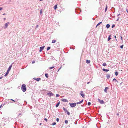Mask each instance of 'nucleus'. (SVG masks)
<instances>
[{"label":"nucleus","instance_id":"9b49d317","mask_svg":"<svg viewBox=\"0 0 128 128\" xmlns=\"http://www.w3.org/2000/svg\"><path fill=\"white\" fill-rule=\"evenodd\" d=\"M111 35H110L108 37V42H109V41H110V40L111 39Z\"/></svg>","mask_w":128,"mask_h":128},{"label":"nucleus","instance_id":"412c9836","mask_svg":"<svg viewBox=\"0 0 128 128\" xmlns=\"http://www.w3.org/2000/svg\"><path fill=\"white\" fill-rule=\"evenodd\" d=\"M45 76L46 78H48V74H45Z\"/></svg>","mask_w":128,"mask_h":128},{"label":"nucleus","instance_id":"f8f14e48","mask_svg":"<svg viewBox=\"0 0 128 128\" xmlns=\"http://www.w3.org/2000/svg\"><path fill=\"white\" fill-rule=\"evenodd\" d=\"M103 70L105 72H108L109 71V70L106 69H105L104 68L103 69Z\"/></svg>","mask_w":128,"mask_h":128},{"label":"nucleus","instance_id":"dca6fc26","mask_svg":"<svg viewBox=\"0 0 128 128\" xmlns=\"http://www.w3.org/2000/svg\"><path fill=\"white\" fill-rule=\"evenodd\" d=\"M106 77L107 79H109L110 78V75L109 74H107Z\"/></svg>","mask_w":128,"mask_h":128},{"label":"nucleus","instance_id":"13d9d810","mask_svg":"<svg viewBox=\"0 0 128 128\" xmlns=\"http://www.w3.org/2000/svg\"><path fill=\"white\" fill-rule=\"evenodd\" d=\"M36 78H34V79L35 80H36Z\"/></svg>","mask_w":128,"mask_h":128},{"label":"nucleus","instance_id":"e433bc0d","mask_svg":"<svg viewBox=\"0 0 128 128\" xmlns=\"http://www.w3.org/2000/svg\"><path fill=\"white\" fill-rule=\"evenodd\" d=\"M56 97H58L60 96V95H59L58 94H57L56 95Z\"/></svg>","mask_w":128,"mask_h":128},{"label":"nucleus","instance_id":"ddd939ff","mask_svg":"<svg viewBox=\"0 0 128 128\" xmlns=\"http://www.w3.org/2000/svg\"><path fill=\"white\" fill-rule=\"evenodd\" d=\"M13 64V63H12V64L9 66V67L8 69V70H10L12 68Z\"/></svg>","mask_w":128,"mask_h":128},{"label":"nucleus","instance_id":"a19ab883","mask_svg":"<svg viewBox=\"0 0 128 128\" xmlns=\"http://www.w3.org/2000/svg\"><path fill=\"white\" fill-rule=\"evenodd\" d=\"M44 120H45L46 122H48V120L46 118L44 119Z\"/></svg>","mask_w":128,"mask_h":128},{"label":"nucleus","instance_id":"b1692460","mask_svg":"<svg viewBox=\"0 0 128 128\" xmlns=\"http://www.w3.org/2000/svg\"><path fill=\"white\" fill-rule=\"evenodd\" d=\"M50 47H48L47 48V51H48L50 50Z\"/></svg>","mask_w":128,"mask_h":128},{"label":"nucleus","instance_id":"2f4dec72","mask_svg":"<svg viewBox=\"0 0 128 128\" xmlns=\"http://www.w3.org/2000/svg\"><path fill=\"white\" fill-rule=\"evenodd\" d=\"M8 73L6 72V74H5L4 75V76H6L7 75H8Z\"/></svg>","mask_w":128,"mask_h":128},{"label":"nucleus","instance_id":"09e8293b","mask_svg":"<svg viewBox=\"0 0 128 128\" xmlns=\"http://www.w3.org/2000/svg\"><path fill=\"white\" fill-rule=\"evenodd\" d=\"M4 106V104H3V105H2L1 106H0V107H2V106Z\"/></svg>","mask_w":128,"mask_h":128},{"label":"nucleus","instance_id":"774afa93","mask_svg":"<svg viewBox=\"0 0 128 128\" xmlns=\"http://www.w3.org/2000/svg\"><path fill=\"white\" fill-rule=\"evenodd\" d=\"M37 81H38V82L39 81V80H37Z\"/></svg>","mask_w":128,"mask_h":128},{"label":"nucleus","instance_id":"603ef678","mask_svg":"<svg viewBox=\"0 0 128 128\" xmlns=\"http://www.w3.org/2000/svg\"><path fill=\"white\" fill-rule=\"evenodd\" d=\"M61 67L58 70V72L59 71V70L61 69Z\"/></svg>","mask_w":128,"mask_h":128},{"label":"nucleus","instance_id":"1a4fd4ad","mask_svg":"<svg viewBox=\"0 0 128 128\" xmlns=\"http://www.w3.org/2000/svg\"><path fill=\"white\" fill-rule=\"evenodd\" d=\"M62 101L63 102H68V100H66L65 99H64V98H63L62 100Z\"/></svg>","mask_w":128,"mask_h":128},{"label":"nucleus","instance_id":"7ed1b4c3","mask_svg":"<svg viewBox=\"0 0 128 128\" xmlns=\"http://www.w3.org/2000/svg\"><path fill=\"white\" fill-rule=\"evenodd\" d=\"M70 106L72 108L75 107L76 105V103H73V104H70Z\"/></svg>","mask_w":128,"mask_h":128},{"label":"nucleus","instance_id":"58836bf2","mask_svg":"<svg viewBox=\"0 0 128 128\" xmlns=\"http://www.w3.org/2000/svg\"><path fill=\"white\" fill-rule=\"evenodd\" d=\"M56 121L57 122H58L59 121V119L58 118H57L56 119Z\"/></svg>","mask_w":128,"mask_h":128},{"label":"nucleus","instance_id":"a18cd8bd","mask_svg":"<svg viewBox=\"0 0 128 128\" xmlns=\"http://www.w3.org/2000/svg\"><path fill=\"white\" fill-rule=\"evenodd\" d=\"M119 18H120L119 17H118V18L117 19V20H116V21H118L119 20Z\"/></svg>","mask_w":128,"mask_h":128},{"label":"nucleus","instance_id":"0eeeda50","mask_svg":"<svg viewBox=\"0 0 128 128\" xmlns=\"http://www.w3.org/2000/svg\"><path fill=\"white\" fill-rule=\"evenodd\" d=\"M98 101L100 104H102L104 103V102L103 100H101L99 99H98Z\"/></svg>","mask_w":128,"mask_h":128},{"label":"nucleus","instance_id":"f3484780","mask_svg":"<svg viewBox=\"0 0 128 128\" xmlns=\"http://www.w3.org/2000/svg\"><path fill=\"white\" fill-rule=\"evenodd\" d=\"M86 61V63L88 64H90V60H87Z\"/></svg>","mask_w":128,"mask_h":128},{"label":"nucleus","instance_id":"680f3d73","mask_svg":"<svg viewBox=\"0 0 128 128\" xmlns=\"http://www.w3.org/2000/svg\"><path fill=\"white\" fill-rule=\"evenodd\" d=\"M114 38H116V36H114Z\"/></svg>","mask_w":128,"mask_h":128},{"label":"nucleus","instance_id":"39448f33","mask_svg":"<svg viewBox=\"0 0 128 128\" xmlns=\"http://www.w3.org/2000/svg\"><path fill=\"white\" fill-rule=\"evenodd\" d=\"M9 24V23L8 22L7 23H6L4 25V29H6L8 27V26Z\"/></svg>","mask_w":128,"mask_h":128},{"label":"nucleus","instance_id":"393cba45","mask_svg":"<svg viewBox=\"0 0 128 128\" xmlns=\"http://www.w3.org/2000/svg\"><path fill=\"white\" fill-rule=\"evenodd\" d=\"M118 72H115V75L116 76H117L118 75Z\"/></svg>","mask_w":128,"mask_h":128},{"label":"nucleus","instance_id":"864d4df0","mask_svg":"<svg viewBox=\"0 0 128 128\" xmlns=\"http://www.w3.org/2000/svg\"><path fill=\"white\" fill-rule=\"evenodd\" d=\"M2 78H3L2 77H0V80L2 79Z\"/></svg>","mask_w":128,"mask_h":128},{"label":"nucleus","instance_id":"20e7f679","mask_svg":"<svg viewBox=\"0 0 128 128\" xmlns=\"http://www.w3.org/2000/svg\"><path fill=\"white\" fill-rule=\"evenodd\" d=\"M80 95L82 96L83 98H84L85 96V94L83 91H81L80 92Z\"/></svg>","mask_w":128,"mask_h":128},{"label":"nucleus","instance_id":"0e129e2a","mask_svg":"<svg viewBox=\"0 0 128 128\" xmlns=\"http://www.w3.org/2000/svg\"><path fill=\"white\" fill-rule=\"evenodd\" d=\"M40 0V1H41L43 0Z\"/></svg>","mask_w":128,"mask_h":128},{"label":"nucleus","instance_id":"4be33fe9","mask_svg":"<svg viewBox=\"0 0 128 128\" xmlns=\"http://www.w3.org/2000/svg\"><path fill=\"white\" fill-rule=\"evenodd\" d=\"M60 102H59V103H58L56 105V108H57L58 107V106L59 105H60Z\"/></svg>","mask_w":128,"mask_h":128},{"label":"nucleus","instance_id":"052dcab7","mask_svg":"<svg viewBox=\"0 0 128 128\" xmlns=\"http://www.w3.org/2000/svg\"><path fill=\"white\" fill-rule=\"evenodd\" d=\"M3 15H6V14H5L4 13L3 14Z\"/></svg>","mask_w":128,"mask_h":128},{"label":"nucleus","instance_id":"c756f323","mask_svg":"<svg viewBox=\"0 0 128 128\" xmlns=\"http://www.w3.org/2000/svg\"><path fill=\"white\" fill-rule=\"evenodd\" d=\"M42 13V10H41L40 12V14H41Z\"/></svg>","mask_w":128,"mask_h":128},{"label":"nucleus","instance_id":"6e6d98bb","mask_svg":"<svg viewBox=\"0 0 128 128\" xmlns=\"http://www.w3.org/2000/svg\"><path fill=\"white\" fill-rule=\"evenodd\" d=\"M98 26H99V25H98V24L96 26V28H97V27Z\"/></svg>","mask_w":128,"mask_h":128},{"label":"nucleus","instance_id":"bb28decb","mask_svg":"<svg viewBox=\"0 0 128 128\" xmlns=\"http://www.w3.org/2000/svg\"><path fill=\"white\" fill-rule=\"evenodd\" d=\"M41 79V78H37L36 80H40Z\"/></svg>","mask_w":128,"mask_h":128},{"label":"nucleus","instance_id":"5fc2aeb1","mask_svg":"<svg viewBox=\"0 0 128 128\" xmlns=\"http://www.w3.org/2000/svg\"><path fill=\"white\" fill-rule=\"evenodd\" d=\"M11 100H12L14 102H15V101L14 100L11 99Z\"/></svg>","mask_w":128,"mask_h":128},{"label":"nucleus","instance_id":"c9c22d12","mask_svg":"<svg viewBox=\"0 0 128 128\" xmlns=\"http://www.w3.org/2000/svg\"><path fill=\"white\" fill-rule=\"evenodd\" d=\"M66 113L68 115H70V112H68L67 113Z\"/></svg>","mask_w":128,"mask_h":128},{"label":"nucleus","instance_id":"49530a36","mask_svg":"<svg viewBox=\"0 0 128 128\" xmlns=\"http://www.w3.org/2000/svg\"><path fill=\"white\" fill-rule=\"evenodd\" d=\"M3 9V8H0V10H1Z\"/></svg>","mask_w":128,"mask_h":128},{"label":"nucleus","instance_id":"a878e982","mask_svg":"<svg viewBox=\"0 0 128 128\" xmlns=\"http://www.w3.org/2000/svg\"><path fill=\"white\" fill-rule=\"evenodd\" d=\"M54 67H50V68H49V69H50V70H51V69H52L53 68H54Z\"/></svg>","mask_w":128,"mask_h":128},{"label":"nucleus","instance_id":"6ab92c4d","mask_svg":"<svg viewBox=\"0 0 128 128\" xmlns=\"http://www.w3.org/2000/svg\"><path fill=\"white\" fill-rule=\"evenodd\" d=\"M56 42V40H52V43H55Z\"/></svg>","mask_w":128,"mask_h":128},{"label":"nucleus","instance_id":"f03ea898","mask_svg":"<svg viewBox=\"0 0 128 128\" xmlns=\"http://www.w3.org/2000/svg\"><path fill=\"white\" fill-rule=\"evenodd\" d=\"M75 11L76 14H78L81 12L80 9L79 8H76L75 10Z\"/></svg>","mask_w":128,"mask_h":128},{"label":"nucleus","instance_id":"c85d7f7f","mask_svg":"<svg viewBox=\"0 0 128 128\" xmlns=\"http://www.w3.org/2000/svg\"><path fill=\"white\" fill-rule=\"evenodd\" d=\"M56 124V122L52 124V125L53 126H54Z\"/></svg>","mask_w":128,"mask_h":128},{"label":"nucleus","instance_id":"7c9ffc66","mask_svg":"<svg viewBox=\"0 0 128 128\" xmlns=\"http://www.w3.org/2000/svg\"><path fill=\"white\" fill-rule=\"evenodd\" d=\"M115 25L114 24H113L112 26V28H113L115 26Z\"/></svg>","mask_w":128,"mask_h":128},{"label":"nucleus","instance_id":"4c0bfd02","mask_svg":"<svg viewBox=\"0 0 128 128\" xmlns=\"http://www.w3.org/2000/svg\"><path fill=\"white\" fill-rule=\"evenodd\" d=\"M88 104L89 106H90L91 105V103L90 102H88Z\"/></svg>","mask_w":128,"mask_h":128},{"label":"nucleus","instance_id":"72a5a7b5","mask_svg":"<svg viewBox=\"0 0 128 128\" xmlns=\"http://www.w3.org/2000/svg\"><path fill=\"white\" fill-rule=\"evenodd\" d=\"M10 70H8L7 72V73H8V74H9L10 71Z\"/></svg>","mask_w":128,"mask_h":128},{"label":"nucleus","instance_id":"473e14b6","mask_svg":"<svg viewBox=\"0 0 128 128\" xmlns=\"http://www.w3.org/2000/svg\"><path fill=\"white\" fill-rule=\"evenodd\" d=\"M10 70H8L7 72V73H8V74H9L10 71Z\"/></svg>","mask_w":128,"mask_h":128},{"label":"nucleus","instance_id":"4468645a","mask_svg":"<svg viewBox=\"0 0 128 128\" xmlns=\"http://www.w3.org/2000/svg\"><path fill=\"white\" fill-rule=\"evenodd\" d=\"M110 25L109 24H108L106 25V28H107L108 29L110 28Z\"/></svg>","mask_w":128,"mask_h":128},{"label":"nucleus","instance_id":"c03bdc74","mask_svg":"<svg viewBox=\"0 0 128 128\" xmlns=\"http://www.w3.org/2000/svg\"><path fill=\"white\" fill-rule=\"evenodd\" d=\"M120 14H118V15H117V16H119L120 15Z\"/></svg>","mask_w":128,"mask_h":128},{"label":"nucleus","instance_id":"de8ad7c7","mask_svg":"<svg viewBox=\"0 0 128 128\" xmlns=\"http://www.w3.org/2000/svg\"><path fill=\"white\" fill-rule=\"evenodd\" d=\"M63 109L64 110V111L66 110L64 108H63Z\"/></svg>","mask_w":128,"mask_h":128},{"label":"nucleus","instance_id":"8fccbe9b","mask_svg":"<svg viewBox=\"0 0 128 128\" xmlns=\"http://www.w3.org/2000/svg\"><path fill=\"white\" fill-rule=\"evenodd\" d=\"M38 25H37L36 26V28H38Z\"/></svg>","mask_w":128,"mask_h":128},{"label":"nucleus","instance_id":"79ce46f5","mask_svg":"<svg viewBox=\"0 0 128 128\" xmlns=\"http://www.w3.org/2000/svg\"><path fill=\"white\" fill-rule=\"evenodd\" d=\"M35 61H33L32 62V64H34L35 63Z\"/></svg>","mask_w":128,"mask_h":128},{"label":"nucleus","instance_id":"aec40b11","mask_svg":"<svg viewBox=\"0 0 128 128\" xmlns=\"http://www.w3.org/2000/svg\"><path fill=\"white\" fill-rule=\"evenodd\" d=\"M57 8V5H56L54 6V8L55 10H56Z\"/></svg>","mask_w":128,"mask_h":128},{"label":"nucleus","instance_id":"cd10ccee","mask_svg":"<svg viewBox=\"0 0 128 128\" xmlns=\"http://www.w3.org/2000/svg\"><path fill=\"white\" fill-rule=\"evenodd\" d=\"M65 123L66 124H67L68 123V120H66L65 121Z\"/></svg>","mask_w":128,"mask_h":128},{"label":"nucleus","instance_id":"69168bd1","mask_svg":"<svg viewBox=\"0 0 128 128\" xmlns=\"http://www.w3.org/2000/svg\"><path fill=\"white\" fill-rule=\"evenodd\" d=\"M41 124H41H41H40V125H41Z\"/></svg>","mask_w":128,"mask_h":128},{"label":"nucleus","instance_id":"bf43d9fd","mask_svg":"<svg viewBox=\"0 0 128 128\" xmlns=\"http://www.w3.org/2000/svg\"><path fill=\"white\" fill-rule=\"evenodd\" d=\"M113 80H116L115 78H114Z\"/></svg>","mask_w":128,"mask_h":128},{"label":"nucleus","instance_id":"f704fd0d","mask_svg":"<svg viewBox=\"0 0 128 128\" xmlns=\"http://www.w3.org/2000/svg\"><path fill=\"white\" fill-rule=\"evenodd\" d=\"M123 46H124L123 45H122L121 46H120V48H121L122 49L123 48Z\"/></svg>","mask_w":128,"mask_h":128},{"label":"nucleus","instance_id":"3c124183","mask_svg":"<svg viewBox=\"0 0 128 128\" xmlns=\"http://www.w3.org/2000/svg\"><path fill=\"white\" fill-rule=\"evenodd\" d=\"M120 38H121V39L122 40H123L122 37V36H121Z\"/></svg>","mask_w":128,"mask_h":128},{"label":"nucleus","instance_id":"a211bd4d","mask_svg":"<svg viewBox=\"0 0 128 128\" xmlns=\"http://www.w3.org/2000/svg\"><path fill=\"white\" fill-rule=\"evenodd\" d=\"M106 8H105V12H106L108 8V6H107V5H106Z\"/></svg>","mask_w":128,"mask_h":128},{"label":"nucleus","instance_id":"9d476101","mask_svg":"<svg viewBox=\"0 0 128 128\" xmlns=\"http://www.w3.org/2000/svg\"><path fill=\"white\" fill-rule=\"evenodd\" d=\"M109 88L108 87L106 88L104 90L105 92L106 93H107V90Z\"/></svg>","mask_w":128,"mask_h":128},{"label":"nucleus","instance_id":"37998d69","mask_svg":"<svg viewBox=\"0 0 128 128\" xmlns=\"http://www.w3.org/2000/svg\"><path fill=\"white\" fill-rule=\"evenodd\" d=\"M64 111L66 113L68 112V110H66L65 111Z\"/></svg>","mask_w":128,"mask_h":128},{"label":"nucleus","instance_id":"338daca9","mask_svg":"<svg viewBox=\"0 0 128 128\" xmlns=\"http://www.w3.org/2000/svg\"><path fill=\"white\" fill-rule=\"evenodd\" d=\"M89 82H88V83H87V84H89Z\"/></svg>","mask_w":128,"mask_h":128},{"label":"nucleus","instance_id":"f257e3e1","mask_svg":"<svg viewBox=\"0 0 128 128\" xmlns=\"http://www.w3.org/2000/svg\"><path fill=\"white\" fill-rule=\"evenodd\" d=\"M26 85L25 84H23L22 87V90L24 92H26Z\"/></svg>","mask_w":128,"mask_h":128},{"label":"nucleus","instance_id":"2eb2a0df","mask_svg":"<svg viewBox=\"0 0 128 128\" xmlns=\"http://www.w3.org/2000/svg\"><path fill=\"white\" fill-rule=\"evenodd\" d=\"M83 100H82L81 101L79 102H78V103H77V104H81V103H82L83 101Z\"/></svg>","mask_w":128,"mask_h":128},{"label":"nucleus","instance_id":"423d86ee","mask_svg":"<svg viewBox=\"0 0 128 128\" xmlns=\"http://www.w3.org/2000/svg\"><path fill=\"white\" fill-rule=\"evenodd\" d=\"M44 46L40 47V50L39 51L40 52H41L44 49Z\"/></svg>","mask_w":128,"mask_h":128},{"label":"nucleus","instance_id":"6e6552de","mask_svg":"<svg viewBox=\"0 0 128 128\" xmlns=\"http://www.w3.org/2000/svg\"><path fill=\"white\" fill-rule=\"evenodd\" d=\"M48 94L50 96H53L54 95V94L52 93V92H50L48 93Z\"/></svg>","mask_w":128,"mask_h":128},{"label":"nucleus","instance_id":"4d7b16f0","mask_svg":"<svg viewBox=\"0 0 128 128\" xmlns=\"http://www.w3.org/2000/svg\"><path fill=\"white\" fill-rule=\"evenodd\" d=\"M126 11H127V13H128V10L127 9H126Z\"/></svg>","mask_w":128,"mask_h":128},{"label":"nucleus","instance_id":"e2e57ef3","mask_svg":"<svg viewBox=\"0 0 128 128\" xmlns=\"http://www.w3.org/2000/svg\"><path fill=\"white\" fill-rule=\"evenodd\" d=\"M4 20H6V18H4Z\"/></svg>","mask_w":128,"mask_h":128},{"label":"nucleus","instance_id":"ea45409f","mask_svg":"<svg viewBox=\"0 0 128 128\" xmlns=\"http://www.w3.org/2000/svg\"><path fill=\"white\" fill-rule=\"evenodd\" d=\"M102 23V22H99V23H98V25H99L100 24H101Z\"/></svg>","mask_w":128,"mask_h":128},{"label":"nucleus","instance_id":"5701e85b","mask_svg":"<svg viewBox=\"0 0 128 128\" xmlns=\"http://www.w3.org/2000/svg\"><path fill=\"white\" fill-rule=\"evenodd\" d=\"M102 66H106V64L105 63H104L102 64Z\"/></svg>","mask_w":128,"mask_h":128}]
</instances>
